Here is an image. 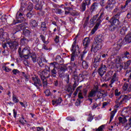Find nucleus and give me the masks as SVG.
I'll use <instances>...</instances> for the list:
<instances>
[{
  "label": "nucleus",
  "instance_id": "obj_1",
  "mask_svg": "<svg viewBox=\"0 0 131 131\" xmlns=\"http://www.w3.org/2000/svg\"><path fill=\"white\" fill-rule=\"evenodd\" d=\"M131 60H128L127 62H123V57H121L120 56H118L116 57V64L117 68H119L120 71L122 69L126 70L128 68L129 65H130Z\"/></svg>",
  "mask_w": 131,
  "mask_h": 131
},
{
  "label": "nucleus",
  "instance_id": "obj_2",
  "mask_svg": "<svg viewBox=\"0 0 131 131\" xmlns=\"http://www.w3.org/2000/svg\"><path fill=\"white\" fill-rule=\"evenodd\" d=\"M101 22H102V20H101V17H99L97 19H96V18L90 19V25L91 26H94L96 23V25L94 26V28L91 31L92 34H94L96 32V31L98 30V28H99V26H100Z\"/></svg>",
  "mask_w": 131,
  "mask_h": 131
},
{
  "label": "nucleus",
  "instance_id": "obj_3",
  "mask_svg": "<svg viewBox=\"0 0 131 131\" xmlns=\"http://www.w3.org/2000/svg\"><path fill=\"white\" fill-rule=\"evenodd\" d=\"M131 99V95H121L119 98H117V99L116 100V103L118 105H122L123 103H126L127 101H129V100H130Z\"/></svg>",
  "mask_w": 131,
  "mask_h": 131
},
{
  "label": "nucleus",
  "instance_id": "obj_4",
  "mask_svg": "<svg viewBox=\"0 0 131 131\" xmlns=\"http://www.w3.org/2000/svg\"><path fill=\"white\" fill-rule=\"evenodd\" d=\"M7 43L9 45V48L11 50H13V49L14 50H17V47L19 46V43L18 42V41H16L15 40H7Z\"/></svg>",
  "mask_w": 131,
  "mask_h": 131
},
{
  "label": "nucleus",
  "instance_id": "obj_5",
  "mask_svg": "<svg viewBox=\"0 0 131 131\" xmlns=\"http://www.w3.org/2000/svg\"><path fill=\"white\" fill-rule=\"evenodd\" d=\"M32 79L33 81V84L35 87L37 88V90H39V86H42V84H41V81H40V79L38 78V77H32Z\"/></svg>",
  "mask_w": 131,
  "mask_h": 131
},
{
  "label": "nucleus",
  "instance_id": "obj_6",
  "mask_svg": "<svg viewBox=\"0 0 131 131\" xmlns=\"http://www.w3.org/2000/svg\"><path fill=\"white\" fill-rule=\"evenodd\" d=\"M27 26H28V24L27 23L21 24L16 26L14 30V31H15L14 33H16V32H19V31L23 30V29H25V28H27Z\"/></svg>",
  "mask_w": 131,
  "mask_h": 131
},
{
  "label": "nucleus",
  "instance_id": "obj_7",
  "mask_svg": "<svg viewBox=\"0 0 131 131\" xmlns=\"http://www.w3.org/2000/svg\"><path fill=\"white\" fill-rule=\"evenodd\" d=\"M131 42V33L127 34L121 42V45H128Z\"/></svg>",
  "mask_w": 131,
  "mask_h": 131
},
{
  "label": "nucleus",
  "instance_id": "obj_8",
  "mask_svg": "<svg viewBox=\"0 0 131 131\" xmlns=\"http://www.w3.org/2000/svg\"><path fill=\"white\" fill-rule=\"evenodd\" d=\"M102 55L101 54L98 55L96 56L93 62V67L94 68H98V67L100 65V61H101V57Z\"/></svg>",
  "mask_w": 131,
  "mask_h": 131
},
{
  "label": "nucleus",
  "instance_id": "obj_9",
  "mask_svg": "<svg viewBox=\"0 0 131 131\" xmlns=\"http://www.w3.org/2000/svg\"><path fill=\"white\" fill-rule=\"evenodd\" d=\"M99 92V86L98 85H94L93 89L90 92L88 98H93L96 96V94Z\"/></svg>",
  "mask_w": 131,
  "mask_h": 131
},
{
  "label": "nucleus",
  "instance_id": "obj_10",
  "mask_svg": "<svg viewBox=\"0 0 131 131\" xmlns=\"http://www.w3.org/2000/svg\"><path fill=\"white\" fill-rule=\"evenodd\" d=\"M27 10L28 11H29V12L27 13V17H32V16H33V13H32V10H33V4L29 3L27 7Z\"/></svg>",
  "mask_w": 131,
  "mask_h": 131
},
{
  "label": "nucleus",
  "instance_id": "obj_11",
  "mask_svg": "<svg viewBox=\"0 0 131 131\" xmlns=\"http://www.w3.org/2000/svg\"><path fill=\"white\" fill-rule=\"evenodd\" d=\"M96 46H95L94 48V46L91 47V52H93V53H97L99 51V50H101L102 49V44H100V43H96Z\"/></svg>",
  "mask_w": 131,
  "mask_h": 131
},
{
  "label": "nucleus",
  "instance_id": "obj_12",
  "mask_svg": "<svg viewBox=\"0 0 131 131\" xmlns=\"http://www.w3.org/2000/svg\"><path fill=\"white\" fill-rule=\"evenodd\" d=\"M30 56V48L29 47H25L23 50V57H27V59Z\"/></svg>",
  "mask_w": 131,
  "mask_h": 131
},
{
  "label": "nucleus",
  "instance_id": "obj_13",
  "mask_svg": "<svg viewBox=\"0 0 131 131\" xmlns=\"http://www.w3.org/2000/svg\"><path fill=\"white\" fill-rule=\"evenodd\" d=\"M25 11V4H21L20 9L19 11L17 12L16 15V17H20V16H23L24 14L23 12Z\"/></svg>",
  "mask_w": 131,
  "mask_h": 131
},
{
  "label": "nucleus",
  "instance_id": "obj_14",
  "mask_svg": "<svg viewBox=\"0 0 131 131\" xmlns=\"http://www.w3.org/2000/svg\"><path fill=\"white\" fill-rule=\"evenodd\" d=\"M109 21L112 25H114L115 26H117L118 27H120V26H119L120 22H119V20H118V19L115 18V17H112Z\"/></svg>",
  "mask_w": 131,
  "mask_h": 131
},
{
  "label": "nucleus",
  "instance_id": "obj_15",
  "mask_svg": "<svg viewBox=\"0 0 131 131\" xmlns=\"http://www.w3.org/2000/svg\"><path fill=\"white\" fill-rule=\"evenodd\" d=\"M98 8L99 3L94 2L90 7V11L91 12V13H93V12H95V11H97Z\"/></svg>",
  "mask_w": 131,
  "mask_h": 131
},
{
  "label": "nucleus",
  "instance_id": "obj_16",
  "mask_svg": "<svg viewBox=\"0 0 131 131\" xmlns=\"http://www.w3.org/2000/svg\"><path fill=\"white\" fill-rule=\"evenodd\" d=\"M122 13V11H120L119 8L118 7H116V8L114 10L113 15H114V17H119L120 16V14Z\"/></svg>",
  "mask_w": 131,
  "mask_h": 131
},
{
  "label": "nucleus",
  "instance_id": "obj_17",
  "mask_svg": "<svg viewBox=\"0 0 131 131\" xmlns=\"http://www.w3.org/2000/svg\"><path fill=\"white\" fill-rule=\"evenodd\" d=\"M104 39V37L102 35H98L96 36V38L95 39L96 43H100L102 45L103 42V40Z\"/></svg>",
  "mask_w": 131,
  "mask_h": 131
},
{
  "label": "nucleus",
  "instance_id": "obj_18",
  "mask_svg": "<svg viewBox=\"0 0 131 131\" xmlns=\"http://www.w3.org/2000/svg\"><path fill=\"white\" fill-rule=\"evenodd\" d=\"M120 49V45H117V47H114L113 49L112 54L114 55V56L117 55V54H118V52Z\"/></svg>",
  "mask_w": 131,
  "mask_h": 131
},
{
  "label": "nucleus",
  "instance_id": "obj_19",
  "mask_svg": "<svg viewBox=\"0 0 131 131\" xmlns=\"http://www.w3.org/2000/svg\"><path fill=\"white\" fill-rule=\"evenodd\" d=\"M29 42V40L26 38L25 37H23L20 39V43L21 46H27V43Z\"/></svg>",
  "mask_w": 131,
  "mask_h": 131
},
{
  "label": "nucleus",
  "instance_id": "obj_20",
  "mask_svg": "<svg viewBox=\"0 0 131 131\" xmlns=\"http://www.w3.org/2000/svg\"><path fill=\"white\" fill-rule=\"evenodd\" d=\"M29 57L31 58L32 61L33 63H36V62H37V56L35 53H33L30 54Z\"/></svg>",
  "mask_w": 131,
  "mask_h": 131
},
{
  "label": "nucleus",
  "instance_id": "obj_21",
  "mask_svg": "<svg viewBox=\"0 0 131 131\" xmlns=\"http://www.w3.org/2000/svg\"><path fill=\"white\" fill-rule=\"evenodd\" d=\"M62 97H59L57 99L52 100V105H60L62 103Z\"/></svg>",
  "mask_w": 131,
  "mask_h": 131
},
{
  "label": "nucleus",
  "instance_id": "obj_22",
  "mask_svg": "<svg viewBox=\"0 0 131 131\" xmlns=\"http://www.w3.org/2000/svg\"><path fill=\"white\" fill-rule=\"evenodd\" d=\"M38 25V24L36 22L35 20H31L30 26L33 29H34V28H36L37 27V26Z\"/></svg>",
  "mask_w": 131,
  "mask_h": 131
},
{
  "label": "nucleus",
  "instance_id": "obj_23",
  "mask_svg": "<svg viewBox=\"0 0 131 131\" xmlns=\"http://www.w3.org/2000/svg\"><path fill=\"white\" fill-rule=\"evenodd\" d=\"M71 52H72V54L74 55H77V54H79L80 51H79V47H78V45L75 46L73 50L71 51Z\"/></svg>",
  "mask_w": 131,
  "mask_h": 131
},
{
  "label": "nucleus",
  "instance_id": "obj_24",
  "mask_svg": "<svg viewBox=\"0 0 131 131\" xmlns=\"http://www.w3.org/2000/svg\"><path fill=\"white\" fill-rule=\"evenodd\" d=\"M41 80V81L43 83V86H47V85H48V80L47 79H48V78H46L45 77H42L41 76H39Z\"/></svg>",
  "mask_w": 131,
  "mask_h": 131
},
{
  "label": "nucleus",
  "instance_id": "obj_25",
  "mask_svg": "<svg viewBox=\"0 0 131 131\" xmlns=\"http://www.w3.org/2000/svg\"><path fill=\"white\" fill-rule=\"evenodd\" d=\"M108 28L110 31L113 32L115 31L116 29H117V28H119V27H117V26H115L114 25L111 24L108 25Z\"/></svg>",
  "mask_w": 131,
  "mask_h": 131
},
{
  "label": "nucleus",
  "instance_id": "obj_26",
  "mask_svg": "<svg viewBox=\"0 0 131 131\" xmlns=\"http://www.w3.org/2000/svg\"><path fill=\"white\" fill-rule=\"evenodd\" d=\"M118 119L119 123H122V124H124V123H126V122H127V120H126V118L125 117H119Z\"/></svg>",
  "mask_w": 131,
  "mask_h": 131
},
{
  "label": "nucleus",
  "instance_id": "obj_27",
  "mask_svg": "<svg viewBox=\"0 0 131 131\" xmlns=\"http://www.w3.org/2000/svg\"><path fill=\"white\" fill-rule=\"evenodd\" d=\"M55 60L56 61V62H57V63H59L60 65H63L64 60L62 58H61V56H57Z\"/></svg>",
  "mask_w": 131,
  "mask_h": 131
},
{
  "label": "nucleus",
  "instance_id": "obj_28",
  "mask_svg": "<svg viewBox=\"0 0 131 131\" xmlns=\"http://www.w3.org/2000/svg\"><path fill=\"white\" fill-rule=\"evenodd\" d=\"M23 30V33L25 36H28V37H30V33H31V32L29 30L26 29V28H25Z\"/></svg>",
  "mask_w": 131,
  "mask_h": 131
},
{
  "label": "nucleus",
  "instance_id": "obj_29",
  "mask_svg": "<svg viewBox=\"0 0 131 131\" xmlns=\"http://www.w3.org/2000/svg\"><path fill=\"white\" fill-rule=\"evenodd\" d=\"M39 76H42L46 78H49L50 77V74H48V72L42 71L40 74L39 75Z\"/></svg>",
  "mask_w": 131,
  "mask_h": 131
},
{
  "label": "nucleus",
  "instance_id": "obj_30",
  "mask_svg": "<svg viewBox=\"0 0 131 131\" xmlns=\"http://www.w3.org/2000/svg\"><path fill=\"white\" fill-rule=\"evenodd\" d=\"M57 68H53L51 70V76L52 77H57Z\"/></svg>",
  "mask_w": 131,
  "mask_h": 131
},
{
  "label": "nucleus",
  "instance_id": "obj_31",
  "mask_svg": "<svg viewBox=\"0 0 131 131\" xmlns=\"http://www.w3.org/2000/svg\"><path fill=\"white\" fill-rule=\"evenodd\" d=\"M89 45H90V39L85 38L83 41V45L84 48H88V46H89Z\"/></svg>",
  "mask_w": 131,
  "mask_h": 131
},
{
  "label": "nucleus",
  "instance_id": "obj_32",
  "mask_svg": "<svg viewBox=\"0 0 131 131\" xmlns=\"http://www.w3.org/2000/svg\"><path fill=\"white\" fill-rule=\"evenodd\" d=\"M127 31V28L126 27H123L120 30V34H121V35H124L125 34V32H126Z\"/></svg>",
  "mask_w": 131,
  "mask_h": 131
},
{
  "label": "nucleus",
  "instance_id": "obj_33",
  "mask_svg": "<svg viewBox=\"0 0 131 131\" xmlns=\"http://www.w3.org/2000/svg\"><path fill=\"white\" fill-rule=\"evenodd\" d=\"M86 6H88V5L85 4V3L83 2L81 3L80 9L82 12H84L85 11L86 9Z\"/></svg>",
  "mask_w": 131,
  "mask_h": 131
},
{
  "label": "nucleus",
  "instance_id": "obj_34",
  "mask_svg": "<svg viewBox=\"0 0 131 131\" xmlns=\"http://www.w3.org/2000/svg\"><path fill=\"white\" fill-rule=\"evenodd\" d=\"M123 55L124 56L122 57V58L123 57V59H124V58L130 59V54H129V52H128V51H124L123 53Z\"/></svg>",
  "mask_w": 131,
  "mask_h": 131
},
{
  "label": "nucleus",
  "instance_id": "obj_35",
  "mask_svg": "<svg viewBox=\"0 0 131 131\" xmlns=\"http://www.w3.org/2000/svg\"><path fill=\"white\" fill-rule=\"evenodd\" d=\"M82 67L84 69H88L89 68V63L85 60H83L82 62Z\"/></svg>",
  "mask_w": 131,
  "mask_h": 131
},
{
  "label": "nucleus",
  "instance_id": "obj_36",
  "mask_svg": "<svg viewBox=\"0 0 131 131\" xmlns=\"http://www.w3.org/2000/svg\"><path fill=\"white\" fill-rule=\"evenodd\" d=\"M98 72L99 75H100V76L101 77H103V75H104V74H105V73H106V71L104 70H102V69H99L98 70Z\"/></svg>",
  "mask_w": 131,
  "mask_h": 131
},
{
  "label": "nucleus",
  "instance_id": "obj_37",
  "mask_svg": "<svg viewBox=\"0 0 131 131\" xmlns=\"http://www.w3.org/2000/svg\"><path fill=\"white\" fill-rule=\"evenodd\" d=\"M59 69L61 72H65L68 69L67 68L66 64H63L60 67Z\"/></svg>",
  "mask_w": 131,
  "mask_h": 131
},
{
  "label": "nucleus",
  "instance_id": "obj_38",
  "mask_svg": "<svg viewBox=\"0 0 131 131\" xmlns=\"http://www.w3.org/2000/svg\"><path fill=\"white\" fill-rule=\"evenodd\" d=\"M55 11L56 14H59V15H63L64 14V11H62L61 9L57 8L55 9Z\"/></svg>",
  "mask_w": 131,
  "mask_h": 131
},
{
  "label": "nucleus",
  "instance_id": "obj_39",
  "mask_svg": "<svg viewBox=\"0 0 131 131\" xmlns=\"http://www.w3.org/2000/svg\"><path fill=\"white\" fill-rule=\"evenodd\" d=\"M37 62L40 67H43V66H45V63H42V60H41V58H40L39 60L37 59Z\"/></svg>",
  "mask_w": 131,
  "mask_h": 131
},
{
  "label": "nucleus",
  "instance_id": "obj_40",
  "mask_svg": "<svg viewBox=\"0 0 131 131\" xmlns=\"http://www.w3.org/2000/svg\"><path fill=\"white\" fill-rule=\"evenodd\" d=\"M105 14V13H104V11H100L98 14H97L96 15L93 16V17H103V16H104V15Z\"/></svg>",
  "mask_w": 131,
  "mask_h": 131
},
{
  "label": "nucleus",
  "instance_id": "obj_41",
  "mask_svg": "<svg viewBox=\"0 0 131 131\" xmlns=\"http://www.w3.org/2000/svg\"><path fill=\"white\" fill-rule=\"evenodd\" d=\"M21 73L23 74V76L25 77L26 81H28V80H29V75H26L24 72H21Z\"/></svg>",
  "mask_w": 131,
  "mask_h": 131
},
{
  "label": "nucleus",
  "instance_id": "obj_42",
  "mask_svg": "<svg viewBox=\"0 0 131 131\" xmlns=\"http://www.w3.org/2000/svg\"><path fill=\"white\" fill-rule=\"evenodd\" d=\"M71 64V67L72 68V69H74L75 70H76L77 68V66L76 65V64H75L74 62H71L70 63Z\"/></svg>",
  "mask_w": 131,
  "mask_h": 131
},
{
  "label": "nucleus",
  "instance_id": "obj_43",
  "mask_svg": "<svg viewBox=\"0 0 131 131\" xmlns=\"http://www.w3.org/2000/svg\"><path fill=\"white\" fill-rule=\"evenodd\" d=\"M115 113L116 112H115L114 111L111 112L110 122H111V121H112V119H113V117H114V115H115Z\"/></svg>",
  "mask_w": 131,
  "mask_h": 131
},
{
  "label": "nucleus",
  "instance_id": "obj_44",
  "mask_svg": "<svg viewBox=\"0 0 131 131\" xmlns=\"http://www.w3.org/2000/svg\"><path fill=\"white\" fill-rule=\"evenodd\" d=\"M23 20H24V17H22L21 18L20 17H17V21L15 23V24H16V23H21V22H23Z\"/></svg>",
  "mask_w": 131,
  "mask_h": 131
},
{
  "label": "nucleus",
  "instance_id": "obj_45",
  "mask_svg": "<svg viewBox=\"0 0 131 131\" xmlns=\"http://www.w3.org/2000/svg\"><path fill=\"white\" fill-rule=\"evenodd\" d=\"M12 100L14 103H18L19 99H17V97H16V95H13L12 96Z\"/></svg>",
  "mask_w": 131,
  "mask_h": 131
},
{
  "label": "nucleus",
  "instance_id": "obj_46",
  "mask_svg": "<svg viewBox=\"0 0 131 131\" xmlns=\"http://www.w3.org/2000/svg\"><path fill=\"white\" fill-rule=\"evenodd\" d=\"M45 94L46 96H47V97H49V96H51V95H52L51 91H50V90H49V89H47L46 90V91L45 92Z\"/></svg>",
  "mask_w": 131,
  "mask_h": 131
},
{
  "label": "nucleus",
  "instance_id": "obj_47",
  "mask_svg": "<svg viewBox=\"0 0 131 131\" xmlns=\"http://www.w3.org/2000/svg\"><path fill=\"white\" fill-rule=\"evenodd\" d=\"M94 119V116H92V114H90L89 117L87 119L88 121H90L91 122V121H92V120H93Z\"/></svg>",
  "mask_w": 131,
  "mask_h": 131
},
{
  "label": "nucleus",
  "instance_id": "obj_48",
  "mask_svg": "<svg viewBox=\"0 0 131 131\" xmlns=\"http://www.w3.org/2000/svg\"><path fill=\"white\" fill-rule=\"evenodd\" d=\"M100 69H102V70H104L106 71L107 70V67L105 64H101L100 65V68H99Z\"/></svg>",
  "mask_w": 131,
  "mask_h": 131
},
{
  "label": "nucleus",
  "instance_id": "obj_49",
  "mask_svg": "<svg viewBox=\"0 0 131 131\" xmlns=\"http://www.w3.org/2000/svg\"><path fill=\"white\" fill-rule=\"evenodd\" d=\"M67 92H68V93H70V92H73L72 91V86L71 84L68 85V88H67Z\"/></svg>",
  "mask_w": 131,
  "mask_h": 131
},
{
  "label": "nucleus",
  "instance_id": "obj_50",
  "mask_svg": "<svg viewBox=\"0 0 131 131\" xmlns=\"http://www.w3.org/2000/svg\"><path fill=\"white\" fill-rule=\"evenodd\" d=\"M3 69L6 71V72H10V71H12V69H9V68L7 67H3Z\"/></svg>",
  "mask_w": 131,
  "mask_h": 131
},
{
  "label": "nucleus",
  "instance_id": "obj_51",
  "mask_svg": "<svg viewBox=\"0 0 131 131\" xmlns=\"http://www.w3.org/2000/svg\"><path fill=\"white\" fill-rule=\"evenodd\" d=\"M2 36L3 38L6 39V37L4 36V30L3 29H0V37Z\"/></svg>",
  "mask_w": 131,
  "mask_h": 131
},
{
  "label": "nucleus",
  "instance_id": "obj_52",
  "mask_svg": "<svg viewBox=\"0 0 131 131\" xmlns=\"http://www.w3.org/2000/svg\"><path fill=\"white\" fill-rule=\"evenodd\" d=\"M21 50H22V49L21 48V47H19L18 48V53H19V57H20L21 58H23V51H21Z\"/></svg>",
  "mask_w": 131,
  "mask_h": 131
},
{
  "label": "nucleus",
  "instance_id": "obj_53",
  "mask_svg": "<svg viewBox=\"0 0 131 131\" xmlns=\"http://www.w3.org/2000/svg\"><path fill=\"white\" fill-rule=\"evenodd\" d=\"M92 0H83V3H84L85 4L87 5L88 6H90L91 5V2Z\"/></svg>",
  "mask_w": 131,
  "mask_h": 131
},
{
  "label": "nucleus",
  "instance_id": "obj_54",
  "mask_svg": "<svg viewBox=\"0 0 131 131\" xmlns=\"http://www.w3.org/2000/svg\"><path fill=\"white\" fill-rule=\"evenodd\" d=\"M35 9L37 11H40L41 10V8H40V6L39 4H37L35 6Z\"/></svg>",
  "mask_w": 131,
  "mask_h": 131
},
{
  "label": "nucleus",
  "instance_id": "obj_55",
  "mask_svg": "<svg viewBox=\"0 0 131 131\" xmlns=\"http://www.w3.org/2000/svg\"><path fill=\"white\" fill-rule=\"evenodd\" d=\"M12 72L14 75H16V74H17V73L18 74H19V73H20V71L17 69H13L12 70Z\"/></svg>",
  "mask_w": 131,
  "mask_h": 131
},
{
  "label": "nucleus",
  "instance_id": "obj_56",
  "mask_svg": "<svg viewBox=\"0 0 131 131\" xmlns=\"http://www.w3.org/2000/svg\"><path fill=\"white\" fill-rule=\"evenodd\" d=\"M67 120H70V121H75V119L74 118H72L71 117H68L66 118Z\"/></svg>",
  "mask_w": 131,
  "mask_h": 131
},
{
  "label": "nucleus",
  "instance_id": "obj_57",
  "mask_svg": "<svg viewBox=\"0 0 131 131\" xmlns=\"http://www.w3.org/2000/svg\"><path fill=\"white\" fill-rule=\"evenodd\" d=\"M7 45H8V43H7V41L6 42H3L2 43V47L3 48V49H8V46H7Z\"/></svg>",
  "mask_w": 131,
  "mask_h": 131
},
{
  "label": "nucleus",
  "instance_id": "obj_58",
  "mask_svg": "<svg viewBox=\"0 0 131 131\" xmlns=\"http://www.w3.org/2000/svg\"><path fill=\"white\" fill-rule=\"evenodd\" d=\"M88 94V90L86 89H83V95L84 97H86V95Z\"/></svg>",
  "mask_w": 131,
  "mask_h": 131
},
{
  "label": "nucleus",
  "instance_id": "obj_59",
  "mask_svg": "<svg viewBox=\"0 0 131 131\" xmlns=\"http://www.w3.org/2000/svg\"><path fill=\"white\" fill-rule=\"evenodd\" d=\"M74 60H75V54L72 53V55L71 56V62H73Z\"/></svg>",
  "mask_w": 131,
  "mask_h": 131
},
{
  "label": "nucleus",
  "instance_id": "obj_60",
  "mask_svg": "<svg viewBox=\"0 0 131 131\" xmlns=\"http://www.w3.org/2000/svg\"><path fill=\"white\" fill-rule=\"evenodd\" d=\"M121 94V93H120V92H118V89H116L115 90V96H120V95Z\"/></svg>",
  "mask_w": 131,
  "mask_h": 131
},
{
  "label": "nucleus",
  "instance_id": "obj_61",
  "mask_svg": "<svg viewBox=\"0 0 131 131\" xmlns=\"http://www.w3.org/2000/svg\"><path fill=\"white\" fill-rule=\"evenodd\" d=\"M78 97L80 99H83V96L82 95V93L79 92L78 93Z\"/></svg>",
  "mask_w": 131,
  "mask_h": 131
},
{
  "label": "nucleus",
  "instance_id": "obj_62",
  "mask_svg": "<svg viewBox=\"0 0 131 131\" xmlns=\"http://www.w3.org/2000/svg\"><path fill=\"white\" fill-rule=\"evenodd\" d=\"M54 84L55 86H60V84H59V82L58 80H56L55 81H54Z\"/></svg>",
  "mask_w": 131,
  "mask_h": 131
},
{
  "label": "nucleus",
  "instance_id": "obj_63",
  "mask_svg": "<svg viewBox=\"0 0 131 131\" xmlns=\"http://www.w3.org/2000/svg\"><path fill=\"white\" fill-rule=\"evenodd\" d=\"M50 65L51 66H53V68H57L56 67V65H57V62H51L50 63Z\"/></svg>",
  "mask_w": 131,
  "mask_h": 131
},
{
  "label": "nucleus",
  "instance_id": "obj_64",
  "mask_svg": "<svg viewBox=\"0 0 131 131\" xmlns=\"http://www.w3.org/2000/svg\"><path fill=\"white\" fill-rule=\"evenodd\" d=\"M105 127V125H102L101 126H99L97 129V130L102 131L103 130V128Z\"/></svg>",
  "mask_w": 131,
  "mask_h": 131
}]
</instances>
